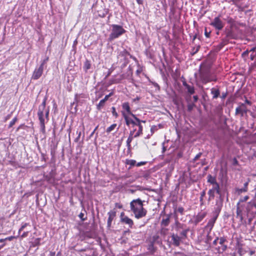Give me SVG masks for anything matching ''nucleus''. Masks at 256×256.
Wrapping results in <instances>:
<instances>
[{
  "label": "nucleus",
  "instance_id": "obj_1",
  "mask_svg": "<svg viewBox=\"0 0 256 256\" xmlns=\"http://www.w3.org/2000/svg\"><path fill=\"white\" fill-rule=\"evenodd\" d=\"M130 208L137 219L144 217L146 214V210L143 207L142 201L139 198L130 202Z\"/></svg>",
  "mask_w": 256,
  "mask_h": 256
},
{
  "label": "nucleus",
  "instance_id": "obj_2",
  "mask_svg": "<svg viewBox=\"0 0 256 256\" xmlns=\"http://www.w3.org/2000/svg\"><path fill=\"white\" fill-rule=\"evenodd\" d=\"M200 80L202 84H206L211 82H216V76L210 70L202 69L200 72Z\"/></svg>",
  "mask_w": 256,
  "mask_h": 256
},
{
  "label": "nucleus",
  "instance_id": "obj_3",
  "mask_svg": "<svg viewBox=\"0 0 256 256\" xmlns=\"http://www.w3.org/2000/svg\"><path fill=\"white\" fill-rule=\"evenodd\" d=\"M238 30L236 26L232 25L230 29H228L226 31V37L222 38L220 43V46H223L226 44L230 39H236L238 37L236 31Z\"/></svg>",
  "mask_w": 256,
  "mask_h": 256
},
{
  "label": "nucleus",
  "instance_id": "obj_4",
  "mask_svg": "<svg viewBox=\"0 0 256 256\" xmlns=\"http://www.w3.org/2000/svg\"><path fill=\"white\" fill-rule=\"evenodd\" d=\"M49 108L46 110H38V116L40 121V124L41 131L45 132V124L48 122L49 120Z\"/></svg>",
  "mask_w": 256,
  "mask_h": 256
},
{
  "label": "nucleus",
  "instance_id": "obj_5",
  "mask_svg": "<svg viewBox=\"0 0 256 256\" xmlns=\"http://www.w3.org/2000/svg\"><path fill=\"white\" fill-rule=\"evenodd\" d=\"M126 30L122 28V26L118 24L112 25V32L109 36V41L119 38L120 36L122 35L126 32Z\"/></svg>",
  "mask_w": 256,
  "mask_h": 256
},
{
  "label": "nucleus",
  "instance_id": "obj_6",
  "mask_svg": "<svg viewBox=\"0 0 256 256\" xmlns=\"http://www.w3.org/2000/svg\"><path fill=\"white\" fill-rule=\"evenodd\" d=\"M48 60V58H46L41 62L40 66L36 68L32 76V80H37L40 78L43 73L44 66Z\"/></svg>",
  "mask_w": 256,
  "mask_h": 256
},
{
  "label": "nucleus",
  "instance_id": "obj_7",
  "mask_svg": "<svg viewBox=\"0 0 256 256\" xmlns=\"http://www.w3.org/2000/svg\"><path fill=\"white\" fill-rule=\"evenodd\" d=\"M122 116L125 120L126 124L127 126H129L130 124L132 125V127L136 126L140 122V120L134 114H132L130 116H132L134 120L130 118L127 114L124 112H122Z\"/></svg>",
  "mask_w": 256,
  "mask_h": 256
},
{
  "label": "nucleus",
  "instance_id": "obj_8",
  "mask_svg": "<svg viewBox=\"0 0 256 256\" xmlns=\"http://www.w3.org/2000/svg\"><path fill=\"white\" fill-rule=\"evenodd\" d=\"M210 24L214 27L216 30H220L224 27V23L220 20L219 16H217L214 18Z\"/></svg>",
  "mask_w": 256,
  "mask_h": 256
},
{
  "label": "nucleus",
  "instance_id": "obj_9",
  "mask_svg": "<svg viewBox=\"0 0 256 256\" xmlns=\"http://www.w3.org/2000/svg\"><path fill=\"white\" fill-rule=\"evenodd\" d=\"M120 221L122 222L128 224L130 228H132L134 225L133 220L128 216H125L124 212H121L120 215Z\"/></svg>",
  "mask_w": 256,
  "mask_h": 256
},
{
  "label": "nucleus",
  "instance_id": "obj_10",
  "mask_svg": "<svg viewBox=\"0 0 256 256\" xmlns=\"http://www.w3.org/2000/svg\"><path fill=\"white\" fill-rule=\"evenodd\" d=\"M223 205V202H216V204L214 208V210L212 213V216L218 218V215L222 210V207Z\"/></svg>",
  "mask_w": 256,
  "mask_h": 256
},
{
  "label": "nucleus",
  "instance_id": "obj_11",
  "mask_svg": "<svg viewBox=\"0 0 256 256\" xmlns=\"http://www.w3.org/2000/svg\"><path fill=\"white\" fill-rule=\"evenodd\" d=\"M248 110L245 104L242 103L236 109V114H240L241 116H243L246 114Z\"/></svg>",
  "mask_w": 256,
  "mask_h": 256
},
{
  "label": "nucleus",
  "instance_id": "obj_12",
  "mask_svg": "<svg viewBox=\"0 0 256 256\" xmlns=\"http://www.w3.org/2000/svg\"><path fill=\"white\" fill-rule=\"evenodd\" d=\"M108 216L107 222V228L110 229L112 226V221L114 220L116 216V211L115 210H110L108 213Z\"/></svg>",
  "mask_w": 256,
  "mask_h": 256
},
{
  "label": "nucleus",
  "instance_id": "obj_13",
  "mask_svg": "<svg viewBox=\"0 0 256 256\" xmlns=\"http://www.w3.org/2000/svg\"><path fill=\"white\" fill-rule=\"evenodd\" d=\"M217 218H218L212 216V218L208 220L206 226V228L208 230V234L212 229Z\"/></svg>",
  "mask_w": 256,
  "mask_h": 256
},
{
  "label": "nucleus",
  "instance_id": "obj_14",
  "mask_svg": "<svg viewBox=\"0 0 256 256\" xmlns=\"http://www.w3.org/2000/svg\"><path fill=\"white\" fill-rule=\"evenodd\" d=\"M172 244L174 246H180L181 238L178 236V234H172Z\"/></svg>",
  "mask_w": 256,
  "mask_h": 256
},
{
  "label": "nucleus",
  "instance_id": "obj_15",
  "mask_svg": "<svg viewBox=\"0 0 256 256\" xmlns=\"http://www.w3.org/2000/svg\"><path fill=\"white\" fill-rule=\"evenodd\" d=\"M210 93L212 95V98L216 99L220 95V91L218 88H212L210 90Z\"/></svg>",
  "mask_w": 256,
  "mask_h": 256
},
{
  "label": "nucleus",
  "instance_id": "obj_16",
  "mask_svg": "<svg viewBox=\"0 0 256 256\" xmlns=\"http://www.w3.org/2000/svg\"><path fill=\"white\" fill-rule=\"evenodd\" d=\"M215 193H216L218 195V196L216 198V202H220L221 201V202H223V200H224V194H222L221 190L220 189V187H219L218 189V190H216V192H215Z\"/></svg>",
  "mask_w": 256,
  "mask_h": 256
},
{
  "label": "nucleus",
  "instance_id": "obj_17",
  "mask_svg": "<svg viewBox=\"0 0 256 256\" xmlns=\"http://www.w3.org/2000/svg\"><path fill=\"white\" fill-rule=\"evenodd\" d=\"M185 88L186 90L187 93L190 96L195 93V88L192 85L188 84Z\"/></svg>",
  "mask_w": 256,
  "mask_h": 256
},
{
  "label": "nucleus",
  "instance_id": "obj_18",
  "mask_svg": "<svg viewBox=\"0 0 256 256\" xmlns=\"http://www.w3.org/2000/svg\"><path fill=\"white\" fill-rule=\"evenodd\" d=\"M170 222V215L168 214L166 216V218H163L161 224L164 226H168Z\"/></svg>",
  "mask_w": 256,
  "mask_h": 256
},
{
  "label": "nucleus",
  "instance_id": "obj_19",
  "mask_svg": "<svg viewBox=\"0 0 256 256\" xmlns=\"http://www.w3.org/2000/svg\"><path fill=\"white\" fill-rule=\"evenodd\" d=\"M122 108L123 110H124L127 112V113L128 114H129L130 115H131L132 114H133L130 110V108L129 106L128 102H125L123 103L122 104Z\"/></svg>",
  "mask_w": 256,
  "mask_h": 256
},
{
  "label": "nucleus",
  "instance_id": "obj_20",
  "mask_svg": "<svg viewBox=\"0 0 256 256\" xmlns=\"http://www.w3.org/2000/svg\"><path fill=\"white\" fill-rule=\"evenodd\" d=\"M206 215V212L199 213L196 218V223L200 222L204 218Z\"/></svg>",
  "mask_w": 256,
  "mask_h": 256
},
{
  "label": "nucleus",
  "instance_id": "obj_21",
  "mask_svg": "<svg viewBox=\"0 0 256 256\" xmlns=\"http://www.w3.org/2000/svg\"><path fill=\"white\" fill-rule=\"evenodd\" d=\"M136 126H138V132L134 135V137L135 138H137L140 136L141 134H142L143 130V127L142 125L140 124V122Z\"/></svg>",
  "mask_w": 256,
  "mask_h": 256
},
{
  "label": "nucleus",
  "instance_id": "obj_22",
  "mask_svg": "<svg viewBox=\"0 0 256 256\" xmlns=\"http://www.w3.org/2000/svg\"><path fill=\"white\" fill-rule=\"evenodd\" d=\"M208 182L212 185L218 184L216 178L212 176L210 174H208Z\"/></svg>",
  "mask_w": 256,
  "mask_h": 256
},
{
  "label": "nucleus",
  "instance_id": "obj_23",
  "mask_svg": "<svg viewBox=\"0 0 256 256\" xmlns=\"http://www.w3.org/2000/svg\"><path fill=\"white\" fill-rule=\"evenodd\" d=\"M91 68V64L90 60H86L84 62L83 68L87 72L88 70H90Z\"/></svg>",
  "mask_w": 256,
  "mask_h": 256
},
{
  "label": "nucleus",
  "instance_id": "obj_24",
  "mask_svg": "<svg viewBox=\"0 0 256 256\" xmlns=\"http://www.w3.org/2000/svg\"><path fill=\"white\" fill-rule=\"evenodd\" d=\"M46 100L47 97L46 96L43 99L42 104L39 106L38 110H46L47 109L46 108Z\"/></svg>",
  "mask_w": 256,
  "mask_h": 256
},
{
  "label": "nucleus",
  "instance_id": "obj_25",
  "mask_svg": "<svg viewBox=\"0 0 256 256\" xmlns=\"http://www.w3.org/2000/svg\"><path fill=\"white\" fill-rule=\"evenodd\" d=\"M184 224H180L178 220H176L175 222V229L176 230L178 231L180 229L184 228Z\"/></svg>",
  "mask_w": 256,
  "mask_h": 256
},
{
  "label": "nucleus",
  "instance_id": "obj_26",
  "mask_svg": "<svg viewBox=\"0 0 256 256\" xmlns=\"http://www.w3.org/2000/svg\"><path fill=\"white\" fill-rule=\"evenodd\" d=\"M106 102L104 98L100 100V102L96 105V109L100 110L104 106Z\"/></svg>",
  "mask_w": 256,
  "mask_h": 256
},
{
  "label": "nucleus",
  "instance_id": "obj_27",
  "mask_svg": "<svg viewBox=\"0 0 256 256\" xmlns=\"http://www.w3.org/2000/svg\"><path fill=\"white\" fill-rule=\"evenodd\" d=\"M208 194L209 196L208 198V201H210L214 199V198L215 197V192H212L209 190L208 191Z\"/></svg>",
  "mask_w": 256,
  "mask_h": 256
},
{
  "label": "nucleus",
  "instance_id": "obj_28",
  "mask_svg": "<svg viewBox=\"0 0 256 256\" xmlns=\"http://www.w3.org/2000/svg\"><path fill=\"white\" fill-rule=\"evenodd\" d=\"M134 136H128V140H126V146L128 150H130L131 148L130 143L132 142L133 138H134Z\"/></svg>",
  "mask_w": 256,
  "mask_h": 256
},
{
  "label": "nucleus",
  "instance_id": "obj_29",
  "mask_svg": "<svg viewBox=\"0 0 256 256\" xmlns=\"http://www.w3.org/2000/svg\"><path fill=\"white\" fill-rule=\"evenodd\" d=\"M227 246L226 244H222L221 247H218L217 250L219 253H222L227 249Z\"/></svg>",
  "mask_w": 256,
  "mask_h": 256
},
{
  "label": "nucleus",
  "instance_id": "obj_30",
  "mask_svg": "<svg viewBox=\"0 0 256 256\" xmlns=\"http://www.w3.org/2000/svg\"><path fill=\"white\" fill-rule=\"evenodd\" d=\"M136 162L134 160H127L126 161V164L130 165V167L134 166L136 165Z\"/></svg>",
  "mask_w": 256,
  "mask_h": 256
},
{
  "label": "nucleus",
  "instance_id": "obj_31",
  "mask_svg": "<svg viewBox=\"0 0 256 256\" xmlns=\"http://www.w3.org/2000/svg\"><path fill=\"white\" fill-rule=\"evenodd\" d=\"M130 53L125 49L124 50H123L121 51L119 54L120 56H124V58H126L128 56H130Z\"/></svg>",
  "mask_w": 256,
  "mask_h": 256
},
{
  "label": "nucleus",
  "instance_id": "obj_32",
  "mask_svg": "<svg viewBox=\"0 0 256 256\" xmlns=\"http://www.w3.org/2000/svg\"><path fill=\"white\" fill-rule=\"evenodd\" d=\"M174 212H178L182 215L184 214V208L182 206H180L178 208L174 209Z\"/></svg>",
  "mask_w": 256,
  "mask_h": 256
},
{
  "label": "nucleus",
  "instance_id": "obj_33",
  "mask_svg": "<svg viewBox=\"0 0 256 256\" xmlns=\"http://www.w3.org/2000/svg\"><path fill=\"white\" fill-rule=\"evenodd\" d=\"M205 195H206V191L204 190L200 192V202L201 204H202L204 203L203 198H204V197L205 196Z\"/></svg>",
  "mask_w": 256,
  "mask_h": 256
},
{
  "label": "nucleus",
  "instance_id": "obj_34",
  "mask_svg": "<svg viewBox=\"0 0 256 256\" xmlns=\"http://www.w3.org/2000/svg\"><path fill=\"white\" fill-rule=\"evenodd\" d=\"M116 126V124H112L110 126L108 127L106 129V132H110L112 130H113Z\"/></svg>",
  "mask_w": 256,
  "mask_h": 256
},
{
  "label": "nucleus",
  "instance_id": "obj_35",
  "mask_svg": "<svg viewBox=\"0 0 256 256\" xmlns=\"http://www.w3.org/2000/svg\"><path fill=\"white\" fill-rule=\"evenodd\" d=\"M18 120V118L16 117H14L12 121H10V124H9V126H8V128H11L12 127L14 124Z\"/></svg>",
  "mask_w": 256,
  "mask_h": 256
},
{
  "label": "nucleus",
  "instance_id": "obj_36",
  "mask_svg": "<svg viewBox=\"0 0 256 256\" xmlns=\"http://www.w3.org/2000/svg\"><path fill=\"white\" fill-rule=\"evenodd\" d=\"M220 187L219 184L218 183L212 185V188L210 189V190L215 192L216 190H218V188Z\"/></svg>",
  "mask_w": 256,
  "mask_h": 256
},
{
  "label": "nucleus",
  "instance_id": "obj_37",
  "mask_svg": "<svg viewBox=\"0 0 256 256\" xmlns=\"http://www.w3.org/2000/svg\"><path fill=\"white\" fill-rule=\"evenodd\" d=\"M196 106L195 104L194 103L192 104H188V110L189 112L192 111V110L193 109V108Z\"/></svg>",
  "mask_w": 256,
  "mask_h": 256
},
{
  "label": "nucleus",
  "instance_id": "obj_38",
  "mask_svg": "<svg viewBox=\"0 0 256 256\" xmlns=\"http://www.w3.org/2000/svg\"><path fill=\"white\" fill-rule=\"evenodd\" d=\"M218 240H220L219 244L220 245L224 244V243L226 241V240L224 237H220V238H218Z\"/></svg>",
  "mask_w": 256,
  "mask_h": 256
},
{
  "label": "nucleus",
  "instance_id": "obj_39",
  "mask_svg": "<svg viewBox=\"0 0 256 256\" xmlns=\"http://www.w3.org/2000/svg\"><path fill=\"white\" fill-rule=\"evenodd\" d=\"M200 48V46H198L196 48H194L192 51V55L196 54L199 50Z\"/></svg>",
  "mask_w": 256,
  "mask_h": 256
},
{
  "label": "nucleus",
  "instance_id": "obj_40",
  "mask_svg": "<svg viewBox=\"0 0 256 256\" xmlns=\"http://www.w3.org/2000/svg\"><path fill=\"white\" fill-rule=\"evenodd\" d=\"M188 231V229H185V230H183L181 232H180V234L184 236V237H186V234H187V233Z\"/></svg>",
  "mask_w": 256,
  "mask_h": 256
},
{
  "label": "nucleus",
  "instance_id": "obj_41",
  "mask_svg": "<svg viewBox=\"0 0 256 256\" xmlns=\"http://www.w3.org/2000/svg\"><path fill=\"white\" fill-rule=\"evenodd\" d=\"M29 224L28 223H24L22 224L20 228L18 230V234H20V232L22 231L27 226H28Z\"/></svg>",
  "mask_w": 256,
  "mask_h": 256
},
{
  "label": "nucleus",
  "instance_id": "obj_42",
  "mask_svg": "<svg viewBox=\"0 0 256 256\" xmlns=\"http://www.w3.org/2000/svg\"><path fill=\"white\" fill-rule=\"evenodd\" d=\"M202 154V152H199L198 154L193 159V162H195L201 156Z\"/></svg>",
  "mask_w": 256,
  "mask_h": 256
},
{
  "label": "nucleus",
  "instance_id": "obj_43",
  "mask_svg": "<svg viewBox=\"0 0 256 256\" xmlns=\"http://www.w3.org/2000/svg\"><path fill=\"white\" fill-rule=\"evenodd\" d=\"M157 130L156 126H152L150 128L151 135H152L156 130Z\"/></svg>",
  "mask_w": 256,
  "mask_h": 256
},
{
  "label": "nucleus",
  "instance_id": "obj_44",
  "mask_svg": "<svg viewBox=\"0 0 256 256\" xmlns=\"http://www.w3.org/2000/svg\"><path fill=\"white\" fill-rule=\"evenodd\" d=\"M76 133L78 134V136L74 139V142H78L80 138V136H81V132H78V131H77Z\"/></svg>",
  "mask_w": 256,
  "mask_h": 256
},
{
  "label": "nucleus",
  "instance_id": "obj_45",
  "mask_svg": "<svg viewBox=\"0 0 256 256\" xmlns=\"http://www.w3.org/2000/svg\"><path fill=\"white\" fill-rule=\"evenodd\" d=\"M113 94H114L113 92H110L108 94L106 95V96H105V97L104 98V99L106 101V100H108V98H109L110 96H112Z\"/></svg>",
  "mask_w": 256,
  "mask_h": 256
},
{
  "label": "nucleus",
  "instance_id": "obj_46",
  "mask_svg": "<svg viewBox=\"0 0 256 256\" xmlns=\"http://www.w3.org/2000/svg\"><path fill=\"white\" fill-rule=\"evenodd\" d=\"M50 256H61V254L60 252H58L56 255L55 252H50Z\"/></svg>",
  "mask_w": 256,
  "mask_h": 256
},
{
  "label": "nucleus",
  "instance_id": "obj_47",
  "mask_svg": "<svg viewBox=\"0 0 256 256\" xmlns=\"http://www.w3.org/2000/svg\"><path fill=\"white\" fill-rule=\"evenodd\" d=\"M146 162H140L136 164L137 166H140L146 164Z\"/></svg>",
  "mask_w": 256,
  "mask_h": 256
},
{
  "label": "nucleus",
  "instance_id": "obj_48",
  "mask_svg": "<svg viewBox=\"0 0 256 256\" xmlns=\"http://www.w3.org/2000/svg\"><path fill=\"white\" fill-rule=\"evenodd\" d=\"M78 216L82 221H84L86 220V218H84V214L82 212H80Z\"/></svg>",
  "mask_w": 256,
  "mask_h": 256
},
{
  "label": "nucleus",
  "instance_id": "obj_49",
  "mask_svg": "<svg viewBox=\"0 0 256 256\" xmlns=\"http://www.w3.org/2000/svg\"><path fill=\"white\" fill-rule=\"evenodd\" d=\"M112 114L116 117L118 116V114L116 112L115 108L112 107Z\"/></svg>",
  "mask_w": 256,
  "mask_h": 256
},
{
  "label": "nucleus",
  "instance_id": "obj_50",
  "mask_svg": "<svg viewBox=\"0 0 256 256\" xmlns=\"http://www.w3.org/2000/svg\"><path fill=\"white\" fill-rule=\"evenodd\" d=\"M247 190L246 188H240V189H238L237 190V191L238 192V193H242V192H246Z\"/></svg>",
  "mask_w": 256,
  "mask_h": 256
},
{
  "label": "nucleus",
  "instance_id": "obj_51",
  "mask_svg": "<svg viewBox=\"0 0 256 256\" xmlns=\"http://www.w3.org/2000/svg\"><path fill=\"white\" fill-rule=\"evenodd\" d=\"M16 236H8V237H7L6 238V240H13L14 238H16Z\"/></svg>",
  "mask_w": 256,
  "mask_h": 256
},
{
  "label": "nucleus",
  "instance_id": "obj_52",
  "mask_svg": "<svg viewBox=\"0 0 256 256\" xmlns=\"http://www.w3.org/2000/svg\"><path fill=\"white\" fill-rule=\"evenodd\" d=\"M198 97L197 95L194 96H193L194 103V104L195 102H197V101L198 100Z\"/></svg>",
  "mask_w": 256,
  "mask_h": 256
},
{
  "label": "nucleus",
  "instance_id": "obj_53",
  "mask_svg": "<svg viewBox=\"0 0 256 256\" xmlns=\"http://www.w3.org/2000/svg\"><path fill=\"white\" fill-rule=\"evenodd\" d=\"M28 232H24L21 236V238H26L28 235Z\"/></svg>",
  "mask_w": 256,
  "mask_h": 256
},
{
  "label": "nucleus",
  "instance_id": "obj_54",
  "mask_svg": "<svg viewBox=\"0 0 256 256\" xmlns=\"http://www.w3.org/2000/svg\"><path fill=\"white\" fill-rule=\"evenodd\" d=\"M210 32H208L207 30H206V28L205 29V32H204V34L206 36V37L207 38H209L210 36Z\"/></svg>",
  "mask_w": 256,
  "mask_h": 256
},
{
  "label": "nucleus",
  "instance_id": "obj_55",
  "mask_svg": "<svg viewBox=\"0 0 256 256\" xmlns=\"http://www.w3.org/2000/svg\"><path fill=\"white\" fill-rule=\"evenodd\" d=\"M236 213H237V216H240V220H242V215L240 214V212L238 210V209L237 210Z\"/></svg>",
  "mask_w": 256,
  "mask_h": 256
},
{
  "label": "nucleus",
  "instance_id": "obj_56",
  "mask_svg": "<svg viewBox=\"0 0 256 256\" xmlns=\"http://www.w3.org/2000/svg\"><path fill=\"white\" fill-rule=\"evenodd\" d=\"M248 196H245L243 198L241 199L240 201L241 202H246L248 200Z\"/></svg>",
  "mask_w": 256,
  "mask_h": 256
},
{
  "label": "nucleus",
  "instance_id": "obj_57",
  "mask_svg": "<svg viewBox=\"0 0 256 256\" xmlns=\"http://www.w3.org/2000/svg\"><path fill=\"white\" fill-rule=\"evenodd\" d=\"M115 206L118 208H122V205L119 203H116Z\"/></svg>",
  "mask_w": 256,
  "mask_h": 256
},
{
  "label": "nucleus",
  "instance_id": "obj_58",
  "mask_svg": "<svg viewBox=\"0 0 256 256\" xmlns=\"http://www.w3.org/2000/svg\"><path fill=\"white\" fill-rule=\"evenodd\" d=\"M152 84L155 88H157L158 90L160 89V87L157 83L153 82Z\"/></svg>",
  "mask_w": 256,
  "mask_h": 256
},
{
  "label": "nucleus",
  "instance_id": "obj_59",
  "mask_svg": "<svg viewBox=\"0 0 256 256\" xmlns=\"http://www.w3.org/2000/svg\"><path fill=\"white\" fill-rule=\"evenodd\" d=\"M182 85L184 86V88H186V86H188V84L186 81L185 80H184L182 81Z\"/></svg>",
  "mask_w": 256,
  "mask_h": 256
},
{
  "label": "nucleus",
  "instance_id": "obj_60",
  "mask_svg": "<svg viewBox=\"0 0 256 256\" xmlns=\"http://www.w3.org/2000/svg\"><path fill=\"white\" fill-rule=\"evenodd\" d=\"M218 240V238L216 237V238L213 242V244L216 245L217 244V242Z\"/></svg>",
  "mask_w": 256,
  "mask_h": 256
},
{
  "label": "nucleus",
  "instance_id": "obj_61",
  "mask_svg": "<svg viewBox=\"0 0 256 256\" xmlns=\"http://www.w3.org/2000/svg\"><path fill=\"white\" fill-rule=\"evenodd\" d=\"M244 104H248V105H251L252 102L250 100H248L246 99V100H245V103Z\"/></svg>",
  "mask_w": 256,
  "mask_h": 256
},
{
  "label": "nucleus",
  "instance_id": "obj_62",
  "mask_svg": "<svg viewBox=\"0 0 256 256\" xmlns=\"http://www.w3.org/2000/svg\"><path fill=\"white\" fill-rule=\"evenodd\" d=\"M134 131L131 130L130 132L129 136H134Z\"/></svg>",
  "mask_w": 256,
  "mask_h": 256
},
{
  "label": "nucleus",
  "instance_id": "obj_63",
  "mask_svg": "<svg viewBox=\"0 0 256 256\" xmlns=\"http://www.w3.org/2000/svg\"><path fill=\"white\" fill-rule=\"evenodd\" d=\"M140 100V98L138 96H137L136 98H134L133 100V102L138 101Z\"/></svg>",
  "mask_w": 256,
  "mask_h": 256
},
{
  "label": "nucleus",
  "instance_id": "obj_64",
  "mask_svg": "<svg viewBox=\"0 0 256 256\" xmlns=\"http://www.w3.org/2000/svg\"><path fill=\"white\" fill-rule=\"evenodd\" d=\"M212 240V238L210 236H209V234H208V236H207V240L208 242V241H210Z\"/></svg>",
  "mask_w": 256,
  "mask_h": 256
}]
</instances>
